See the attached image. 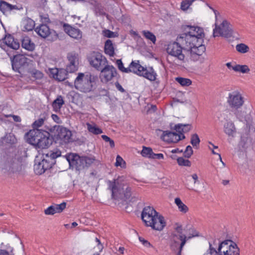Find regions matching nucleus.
Segmentation results:
<instances>
[{"mask_svg": "<svg viewBox=\"0 0 255 255\" xmlns=\"http://www.w3.org/2000/svg\"><path fill=\"white\" fill-rule=\"evenodd\" d=\"M98 77L90 73H79L74 80L76 89L84 93H89L96 88Z\"/></svg>", "mask_w": 255, "mask_h": 255, "instance_id": "nucleus-1", "label": "nucleus"}, {"mask_svg": "<svg viewBox=\"0 0 255 255\" xmlns=\"http://www.w3.org/2000/svg\"><path fill=\"white\" fill-rule=\"evenodd\" d=\"M176 233L172 234V243L170 245V249L176 255H181L183 248L185 245L187 240L192 237L198 236V233L192 229L193 233L188 237L183 234L181 225L177 226L175 229Z\"/></svg>", "mask_w": 255, "mask_h": 255, "instance_id": "nucleus-2", "label": "nucleus"}, {"mask_svg": "<svg viewBox=\"0 0 255 255\" xmlns=\"http://www.w3.org/2000/svg\"><path fill=\"white\" fill-rule=\"evenodd\" d=\"M60 150L53 151L50 150L47 153L43 152L41 161L34 166V170L36 174L41 175L47 170L50 169L56 163V158L61 156Z\"/></svg>", "mask_w": 255, "mask_h": 255, "instance_id": "nucleus-3", "label": "nucleus"}, {"mask_svg": "<svg viewBox=\"0 0 255 255\" xmlns=\"http://www.w3.org/2000/svg\"><path fill=\"white\" fill-rule=\"evenodd\" d=\"M0 169L5 174L10 175L21 170V164L15 157L4 152L0 154Z\"/></svg>", "mask_w": 255, "mask_h": 255, "instance_id": "nucleus-4", "label": "nucleus"}, {"mask_svg": "<svg viewBox=\"0 0 255 255\" xmlns=\"http://www.w3.org/2000/svg\"><path fill=\"white\" fill-rule=\"evenodd\" d=\"M109 189L112 191V196L114 198L118 194H123L126 199H129L131 195V188L122 177H119L113 181H108Z\"/></svg>", "mask_w": 255, "mask_h": 255, "instance_id": "nucleus-5", "label": "nucleus"}, {"mask_svg": "<svg viewBox=\"0 0 255 255\" xmlns=\"http://www.w3.org/2000/svg\"><path fill=\"white\" fill-rule=\"evenodd\" d=\"M128 73L132 72L139 76L143 77L150 81H154L157 76L152 67H143L139 63V60L132 61L129 65Z\"/></svg>", "mask_w": 255, "mask_h": 255, "instance_id": "nucleus-6", "label": "nucleus"}, {"mask_svg": "<svg viewBox=\"0 0 255 255\" xmlns=\"http://www.w3.org/2000/svg\"><path fill=\"white\" fill-rule=\"evenodd\" d=\"M8 55L10 60L12 70L19 73L21 77L26 75L29 67V59L21 54H14L8 53Z\"/></svg>", "mask_w": 255, "mask_h": 255, "instance_id": "nucleus-7", "label": "nucleus"}, {"mask_svg": "<svg viewBox=\"0 0 255 255\" xmlns=\"http://www.w3.org/2000/svg\"><path fill=\"white\" fill-rule=\"evenodd\" d=\"M87 60L90 65L98 71L108 63L106 58L101 53L97 51L91 52L88 55Z\"/></svg>", "mask_w": 255, "mask_h": 255, "instance_id": "nucleus-8", "label": "nucleus"}, {"mask_svg": "<svg viewBox=\"0 0 255 255\" xmlns=\"http://www.w3.org/2000/svg\"><path fill=\"white\" fill-rule=\"evenodd\" d=\"M234 31L232 25L226 20H223L220 25H215L213 30V36H223L225 38H230L233 36Z\"/></svg>", "mask_w": 255, "mask_h": 255, "instance_id": "nucleus-9", "label": "nucleus"}, {"mask_svg": "<svg viewBox=\"0 0 255 255\" xmlns=\"http://www.w3.org/2000/svg\"><path fill=\"white\" fill-rule=\"evenodd\" d=\"M190 30L187 32L181 34L177 37V40L180 41L181 40H189V39H194V40H198L199 37H204V30L202 28L198 26L186 25Z\"/></svg>", "mask_w": 255, "mask_h": 255, "instance_id": "nucleus-10", "label": "nucleus"}, {"mask_svg": "<svg viewBox=\"0 0 255 255\" xmlns=\"http://www.w3.org/2000/svg\"><path fill=\"white\" fill-rule=\"evenodd\" d=\"M176 41L170 42L167 45L166 48L167 52L170 55L177 57L179 60L183 61L185 55L182 53L183 49L181 45H184V40H181L180 41L177 40Z\"/></svg>", "mask_w": 255, "mask_h": 255, "instance_id": "nucleus-11", "label": "nucleus"}, {"mask_svg": "<svg viewBox=\"0 0 255 255\" xmlns=\"http://www.w3.org/2000/svg\"><path fill=\"white\" fill-rule=\"evenodd\" d=\"M3 44H0V47L8 53H14L13 50L10 51V49L17 50L20 47V44L18 40L14 39L13 36L10 34H5L4 38H2Z\"/></svg>", "mask_w": 255, "mask_h": 255, "instance_id": "nucleus-12", "label": "nucleus"}, {"mask_svg": "<svg viewBox=\"0 0 255 255\" xmlns=\"http://www.w3.org/2000/svg\"><path fill=\"white\" fill-rule=\"evenodd\" d=\"M72 136V134L70 130L60 127L57 134L53 137L55 143L63 144L72 142L73 140Z\"/></svg>", "mask_w": 255, "mask_h": 255, "instance_id": "nucleus-13", "label": "nucleus"}, {"mask_svg": "<svg viewBox=\"0 0 255 255\" xmlns=\"http://www.w3.org/2000/svg\"><path fill=\"white\" fill-rule=\"evenodd\" d=\"M65 157L70 167L75 168L79 171L84 169L83 156H80L78 154L70 153L66 155Z\"/></svg>", "mask_w": 255, "mask_h": 255, "instance_id": "nucleus-14", "label": "nucleus"}, {"mask_svg": "<svg viewBox=\"0 0 255 255\" xmlns=\"http://www.w3.org/2000/svg\"><path fill=\"white\" fill-rule=\"evenodd\" d=\"M226 242L227 240L221 241L220 239H213L209 241V247L205 253L210 255H218Z\"/></svg>", "mask_w": 255, "mask_h": 255, "instance_id": "nucleus-15", "label": "nucleus"}, {"mask_svg": "<svg viewBox=\"0 0 255 255\" xmlns=\"http://www.w3.org/2000/svg\"><path fill=\"white\" fill-rule=\"evenodd\" d=\"M101 71L100 78L103 83H107L117 75L116 69L113 65H105Z\"/></svg>", "mask_w": 255, "mask_h": 255, "instance_id": "nucleus-16", "label": "nucleus"}, {"mask_svg": "<svg viewBox=\"0 0 255 255\" xmlns=\"http://www.w3.org/2000/svg\"><path fill=\"white\" fill-rule=\"evenodd\" d=\"M240 251L236 243L231 240H227L226 244L218 255H240Z\"/></svg>", "mask_w": 255, "mask_h": 255, "instance_id": "nucleus-17", "label": "nucleus"}, {"mask_svg": "<svg viewBox=\"0 0 255 255\" xmlns=\"http://www.w3.org/2000/svg\"><path fill=\"white\" fill-rule=\"evenodd\" d=\"M228 102L231 108L238 109L243 106L244 101L239 92L234 91L229 94Z\"/></svg>", "mask_w": 255, "mask_h": 255, "instance_id": "nucleus-18", "label": "nucleus"}, {"mask_svg": "<svg viewBox=\"0 0 255 255\" xmlns=\"http://www.w3.org/2000/svg\"><path fill=\"white\" fill-rule=\"evenodd\" d=\"M42 133V130L39 129L30 130L25 134L26 142L35 147L36 143L41 138Z\"/></svg>", "mask_w": 255, "mask_h": 255, "instance_id": "nucleus-19", "label": "nucleus"}, {"mask_svg": "<svg viewBox=\"0 0 255 255\" xmlns=\"http://www.w3.org/2000/svg\"><path fill=\"white\" fill-rule=\"evenodd\" d=\"M67 58L69 64L67 66V72L74 73L78 69L79 55L75 52H69L67 54Z\"/></svg>", "mask_w": 255, "mask_h": 255, "instance_id": "nucleus-20", "label": "nucleus"}, {"mask_svg": "<svg viewBox=\"0 0 255 255\" xmlns=\"http://www.w3.org/2000/svg\"><path fill=\"white\" fill-rule=\"evenodd\" d=\"M158 215V213L152 207L146 206L143 209L141 217L143 222L146 225Z\"/></svg>", "mask_w": 255, "mask_h": 255, "instance_id": "nucleus-21", "label": "nucleus"}, {"mask_svg": "<svg viewBox=\"0 0 255 255\" xmlns=\"http://www.w3.org/2000/svg\"><path fill=\"white\" fill-rule=\"evenodd\" d=\"M253 146V138L248 132L243 133L239 143V148L242 151L246 152L252 149Z\"/></svg>", "mask_w": 255, "mask_h": 255, "instance_id": "nucleus-22", "label": "nucleus"}, {"mask_svg": "<svg viewBox=\"0 0 255 255\" xmlns=\"http://www.w3.org/2000/svg\"><path fill=\"white\" fill-rule=\"evenodd\" d=\"M62 26L65 32L71 37L77 40L82 38V32L79 28H76L66 23H63Z\"/></svg>", "mask_w": 255, "mask_h": 255, "instance_id": "nucleus-23", "label": "nucleus"}, {"mask_svg": "<svg viewBox=\"0 0 255 255\" xmlns=\"http://www.w3.org/2000/svg\"><path fill=\"white\" fill-rule=\"evenodd\" d=\"M36 143L35 148L36 149H46L48 148L54 141L53 137H49V133L43 132L40 138Z\"/></svg>", "mask_w": 255, "mask_h": 255, "instance_id": "nucleus-24", "label": "nucleus"}, {"mask_svg": "<svg viewBox=\"0 0 255 255\" xmlns=\"http://www.w3.org/2000/svg\"><path fill=\"white\" fill-rule=\"evenodd\" d=\"M145 226L151 227L153 230L161 231L165 227L166 222L163 216L158 215Z\"/></svg>", "mask_w": 255, "mask_h": 255, "instance_id": "nucleus-25", "label": "nucleus"}, {"mask_svg": "<svg viewBox=\"0 0 255 255\" xmlns=\"http://www.w3.org/2000/svg\"><path fill=\"white\" fill-rule=\"evenodd\" d=\"M161 138L168 143H177L180 140L178 134L176 132L168 130L163 132Z\"/></svg>", "mask_w": 255, "mask_h": 255, "instance_id": "nucleus-26", "label": "nucleus"}, {"mask_svg": "<svg viewBox=\"0 0 255 255\" xmlns=\"http://www.w3.org/2000/svg\"><path fill=\"white\" fill-rule=\"evenodd\" d=\"M66 202H63L60 204H54L44 210V213L47 215H53L56 213H60L66 208Z\"/></svg>", "mask_w": 255, "mask_h": 255, "instance_id": "nucleus-27", "label": "nucleus"}, {"mask_svg": "<svg viewBox=\"0 0 255 255\" xmlns=\"http://www.w3.org/2000/svg\"><path fill=\"white\" fill-rule=\"evenodd\" d=\"M50 28L46 24H41L35 28V31L40 37L45 38L50 33Z\"/></svg>", "mask_w": 255, "mask_h": 255, "instance_id": "nucleus-28", "label": "nucleus"}, {"mask_svg": "<svg viewBox=\"0 0 255 255\" xmlns=\"http://www.w3.org/2000/svg\"><path fill=\"white\" fill-rule=\"evenodd\" d=\"M21 46L22 48L29 51H32L35 49V44L27 36H24L22 39Z\"/></svg>", "mask_w": 255, "mask_h": 255, "instance_id": "nucleus-29", "label": "nucleus"}, {"mask_svg": "<svg viewBox=\"0 0 255 255\" xmlns=\"http://www.w3.org/2000/svg\"><path fill=\"white\" fill-rule=\"evenodd\" d=\"M54 71H55L56 75V76H54V78L57 79L59 81H63L68 78L67 73L68 72H67V68L66 69H58L56 68Z\"/></svg>", "mask_w": 255, "mask_h": 255, "instance_id": "nucleus-30", "label": "nucleus"}, {"mask_svg": "<svg viewBox=\"0 0 255 255\" xmlns=\"http://www.w3.org/2000/svg\"><path fill=\"white\" fill-rule=\"evenodd\" d=\"M105 53L110 56H114L115 55V49L112 41L108 39L106 41L104 46Z\"/></svg>", "mask_w": 255, "mask_h": 255, "instance_id": "nucleus-31", "label": "nucleus"}, {"mask_svg": "<svg viewBox=\"0 0 255 255\" xmlns=\"http://www.w3.org/2000/svg\"><path fill=\"white\" fill-rule=\"evenodd\" d=\"M224 132L229 136H234L236 132V129L233 123L227 122L224 125Z\"/></svg>", "mask_w": 255, "mask_h": 255, "instance_id": "nucleus-32", "label": "nucleus"}, {"mask_svg": "<svg viewBox=\"0 0 255 255\" xmlns=\"http://www.w3.org/2000/svg\"><path fill=\"white\" fill-rule=\"evenodd\" d=\"M64 104V101L63 97L61 96H58L52 102V106L54 111L58 112L60 111Z\"/></svg>", "mask_w": 255, "mask_h": 255, "instance_id": "nucleus-33", "label": "nucleus"}, {"mask_svg": "<svg viewBox=\"0 0 255 255\" xmlns=\"http://www.w3.org/2000/svg\"><path fill=\"white\" fill-rule=\"evenodd\" d=\"M23 25L26 31H29L33 30L35 26V22L31 18L27 17L23 20Z\"/></svg>", "mask_w": 255, "mask_h": 255, "instance_id": "nucleus-34", "label": "nucleus"}, {"mask_svg": "<svg viewBox=\"0 0 255 255\" xmlns=\"http://www.w3.org/2000/svg\"><path fill=\"white\" fill-rule=\"evenodd\" d=\"M196 46H189L190 50L197 54V55L201 56L205 51V46L202 44H195Z\"/></svg>", "mask_w": 255, "mask_h": 255, "instance_id": "nucleus-35", "label": "nucleus"}, {"mask_svg": "<svg viewBox=\"0 0 255 255\" xmlns=\"http://www.w3.org/2000/svg\"><path fill=\"white\" fill-rule=\"evenodd\" d=\"M87 129L89 132L98 135L103 133V130L101 128L98 127L95 124H91L90 123H87Z\"/></svg>", "mask_w": 255, "mask_h": 255, "instance_id": "nucleus-36", "label": "nucleus"}, {"mask_svg": "<svg viewBox=\"0 0 255 255\" xmlns=\"http://www.w3.org/2000/svg\"><path fill=\"white\" fill-rule=\"evenodd\" d=\"M175 203L176 204V205L178 206L179 210L183 213H186L188 211V207L184 204L181 199L179 198H176L175 199Z\"/></svg>", "mask_w": 255, "mask_h": 255, "instance_id": "nucleus-37", "label": "nucleus"}, {"mask_svg": "<svg viewBox=\"0 0 255 255\" xmlns=\"http://www.w3.org/2000/svg\"><path fill=\"white\" fill-rule=\"evenodd\" d=\"M11 4L5 1H1L0 2V10L4 14L11 11Z\"/></svg>", "mask_w": 255, "mask_h": 255, "instance_id": "nucleus-38", "label": "nucleus"}, {"mask_svg": "<svg viewBox=\"0 0 255 255\" xmlns=\"http://www.w3.org/2000/svg\"><path fill=\"white\" fill-rule=\"evenodd\" d=\"M27 73H29L35 79H41L43 76V74L41 71L35 69H30L29 68Z\"/></svg>", "mask_w": 255, "mask_h": 255, "instance_id": "nucleus-39", "label": "nucleus"}, {"mask_svg": "<svg viewBox=\"0 0 255 255\" xmlns=\"http://www.w3.org/2000/svg\"><path fill=\"white\" fill-rule=\"evenodd\" d=\"M60 128V126L55 125L52 127H47V130H42V131L49 133V137H54V136L58 132Z\"/></svg>", "mask_w": 255, "mask_h": 255, "instance_id": "nucleus-40", "label": "nucleus"}, {"mask_svg": "<svg viewBox=\"0 0 255 255\" xmlns=\"http://www.w3.org/2000/svg\"><path fill=\"white\" fill-rule=\"evenodd\" d=\"M142 34L146 39L150 40L153 44L155 43L156 38L153 33L148 30H143Z\"/></svg>", "mask_w": 255, "mask_h": 255, "instance_id": "nucleus-41", "label": "nucleus"}, {"mask_svg": "<svg viewBox=\"0 0 255 255\" xmlns=\"http://www.w3.org/2000/svg\"><path fill=\"white\" fill-rule=\"evenodd\" d=\"M84 164V168L85 167H88L92 165V163L96 160L95 157L94 156H83Z\"/></svg>", "mask_w": 255, "mask_h": 255, "instance_id": "nucleus-42", "label": "nucleus"}, {"mask_svg": "<svg viewBox=\"0 0 255 255\" xmlns=\"http://www.w3.org/2000/svg\"><path fill=\"white\" fill-rule=\"evenodd\" d=\"M176 81L182 86H189L192 84L190 79L182 77H177Z\"/></svg>", "mask_w": 255, "mask_h": 255, "instance_id": "nucleus-43", "label": "nucleus"}, {"mask_svg": "<svg viewBox=\"0 0 255 255\" xmlns=\"http://www.w3.org/2000/svg\"><path fill=\"white\" fill-rule=\"evenodd\" d=\"M236 48L237 51L241 53H246L250 50L249 47L244 43L237 44Z\"/></svg>", "mask_w": 255, "mask_h": 255, "instance_id": "nucleus-44", "label": "nucleus"}, {"mask_svg": "<svg viewBox=\"0 0 255 255\" xmlns=\"http://www.w3.org/2000/svg\"><path fill=\"white\" fill-rule=\"evenodd\" d=\"M152 153H153V151L151 148L143 146V149L141 152L142 156L150 158Z\"/></svg>", "mask_w": 255, "mask_h": 255, "instance_id": "nucleus-45", "label": "nucleus"}, {"mask_svg": "<svg viewBox=\"0 0 255 255\" xmlns=\"http://www.w3.org/2000/svg\"><path fill=\"white\" fill-rule=\"evenodd\" d=\"M177 162L179 165L190 167L191 163L188 159H185L182 157H178L177 159Z\"/></svg>", "mask_w": 255, "mask_h": 255, "instance_id": "nucleus-46", "label": "nucleus"}, {"mask_svg": "<svg viewBox=\"0 0 255 255\" xmlns=\"http://www.w3.org/2000/svg\"><path fill=\"white\" fill-rule=\"evenodd\" d=\"M5 138L6 142L11 145L14 144L17 142V139L15 135L12 133H9L8 135H6Z\"/></svg>", "mask_w": 255, "mask_h": 255, "instance_id": "nucleus-47", "label": "nucleus"}, {"mask_svg": "<svg viewBox=\"0 0 255 255\" xmlns=\"http://www.w3.org/2000/svg\"><path fill=\"white\" fill-rule=\"evenodd\" d=\"M203 37H199L198 40H194V39H189V40H186L185 41L186 44L189 43V46H196L195 44H202L203 42Z\"/></svg>", "mask_w": 255, "mask_h": 255, "instance_id": "nucleus-48", "label": "nucleus"}, {"mask_svg": "<svg viewBox=\"0 0 255 255\" xmlns=\"http://www.w3.org/2000/svg\"><path fill=\"white\" fill-rule=\"evenodd\" d=\"M200 139L197 133H194L191 135L190 142L194 147H196L199 145Z\"/></svg>", "mask_w": 255, "mask_h": 255, "instance_id": "nucleus-49", "label": "nucleus"}, {"mask_svg": "<svg viewBox=\"0 0 255 255\" xmlns=\"http://www.w3.org/2000/svg\"><path fill=\"white\" fill-rule=\"evenodd\" d=\"M196 0H184L181 2V8L183 10L188 9L192 3Z\"/></svg>", "mask_w": 255, "mask_h": 255, "instance_id": "nucleus-50", "label": "nucleus"}, {"mask_svg": "<svg viewBox=\"0 0 255 255\" xmlns=\"http://www.w3.org/2000/svg\"><path fill=\"white\" fill-rule=\"evenodd\" d=\"M47 40L50 41H54L58 38V34L53 29H50V33L47 37Z\"/></svg>", "mask_w": 255, "mask_h": 255, "instance_id": "nucleus-51", "label": "nucleus"}, {"mask_svg": "<svg viewBox=\"0 0 255 255\" xmlns=\"http://www.w3.org/2000/svg\"><path fill=\"white\" fill-rule=\"evenodd\" d=\"M116 64L118 67V69L122 72H125L126 73H128V71L129 70H128V68H125L124 66L123 63L121 59H118L116 61Z\"/></svg>", "mask_w": 255, "mask_h": 255, "instance_id": "nucleus-52", "label": "nucleus"}, {"mask_svg": "<svg viewBox=\"0 0 255 255\" xmlns=\"http://www.w3.org/2000/svg\"><path fill=\"white\" fill-rule=\"evenodd\" d=\"M103 34L104 36L108 38H113L117 36L116 33L109 29H105L103 30Z\"/></svg>", "mask_w": 255, "mask_h": 255, "instance_id": "nucleus-53", "label": "nucleus"}, {"mask_svg": "<svg viewBox=\"0 0 255 255\" xmlns=\"http://www.w3.org/2000/svg\"><path fill=\"white\" fill-rule=\"evenodd\" d=\"M126 165V162L124 161L123 159L120 156L117 155L116 158V162L115 163L116 166H121L122 167H124Z\"/></svg>", "mask_w": 255, "mask_h": 255, "instance_id": "nucleus-54", "label": "nucleus"}, {"mask_svg": "<svg viewBox=\"0 0 255 255\" xmlns=\"http://www.w3.org/2000/svg\"><path fill=\"white\" fill-rule=\"evenodd\" d=\"M193 151L192 147L190 145H188L184 152V156L187 158H190L193 154Z\"/></svg>", "mask_w": 255, "mask_h": 255, "instance_id": "nucleus-55", "label": "nucleus"}, {"mask_svg": "<svg viewBox=\"0 0 255 255\" xmlns=\"http://www.w3.org/2000/svg\"><path fill=\"white\" fill-rule=\"evenodd\" d=\"M250 71V69L248 66L246 65L239 64L238 72H240L242 73H248Z\"/></svg>", "mask_w": 255, "mask_h": 255, "instance_id": "nucleus-56", "label": "nucleus"}, {"mask_svg": "<svg viewBox=\"0 0 255 255\" xmlns=\"http://www.w3.org/2000/svg\"><path fill=\"white\" fill-rule=\"evenodd\" d=\"M44 123V119L40 118L36 120L32 124L33 129H38L37 128L41 127Z\"/></svg>", "mask_w": 255, "mask_h": 255, "instance_id": "nucleus-57", "label": "nucleus"}, {"mask_svg": "<svg viewBox=\"0 0 255 255\" xmlns=\"http://www.w3.org/2000/svg\"><path fill=\"white\" fill-rule=\"evenodd\" d=\"M171 128L173 129L174 130H175L176 132L178 134H182V133H184L182 124H178L177 125H175L174 126V127Z\"/></svg>", "mask_w": 255, "mask_h": 255, "instance_id": "nucleus-58", "label": "nucleus"}, {"mask_svg": "<svg viewBox=\"0 0 255 255\" xmlns=\"http://www.w3.org/2000/svg\"><path fill=\"white\" fill-rule=\"evenodd\" d=\"M226 65L230 70H233L235 72H238L239 64L233 65L231 62H228L226 64Z\"/></svg>", "mask_w": 255, "mask_h": 255, "instance_id": "nucleus-59", "label": "nucleus"}, {"mask_svg": "<svg viewBox=\"0 0 255 255\" xmlns=\"http://www.w3.org/2000/svg\"><path fill=\"white\" fill-rule=\"evenodd\" d=\"M139 240L142 244L147 248L152 247V245L147 241L142 238V237H139Z\"/></svg>", "mask_w": 255, "mask_h": 255, "instance_id": "nucleus-60", "label": "nucleus"}, {"mask_svg": "<svg viewBox=\"0 0 255 255\" xmlns=\"http://www.w3.org/2000/svg\"><path fill=\"white\" fill-rule=\"evenodd\" d=\"M150 158L161 159L164 158V155L162 153H154L153 152Z\"/></svg>", "mask_w": 255, "mask_h": 255, "instance_id": "nucleus-61", "label": "nucleus"}, {"mask_svg": "<svg viewBox=\"0 0 255 255\" xmlns=\"http://www.w3.org/2000/svg\"><path fill=\"white\" fill-rule=\"evenodd\" d=\"M4 117L5 118H8V117H12L13 118V120L14 122H20L21 121V119L20 118V117L18 116H16V115H4Z\"/></svg>", "mask_w": 255, "mask_h": 255, "instance_id": "nucleus-62", "label": "nucleus"}, {"mask_svg": "<svg viewBox=\"0 0 255 255\" xmlns=\"http://www.w3.org/2000/svg\"><path fill=\"white\" fill-rule=\"evenodd\" d=\"M95 241L97 243V250L99 251V252H101L104 248L103 245L101 244L100 240L97 238H96Z\"/></svg>", "mask_w": 255, "mask_h": 255, "instance_id": "nucleus-63", "label": "nucleus"}, {"mask_svg": "<svg viewBox=\"0 0 255 255\" xmlns=\"http://www.w3.org/2000/svg\"><path fill=\"white\" fill-rule=\"evenodd\" d=\"M0 255H13V248L10 249V253L5 250H0Z\"/></svg>", "mask_w": 255, "mask_h": 255, "instance_id": "nucleus-64", "label": "nucleus"}]
</instances>
